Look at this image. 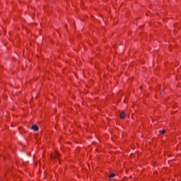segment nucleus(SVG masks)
<instances>
[{
	"label": "nucleus",
	"mask_w": 181,
	"mask_h": 181,
	"mask_svg": "<svg viewBox=\"0 0 181 181\" xmlns=\"http://www.w3.org/2000/svg\"><path fill=\"white\" fill-rule=\"evenodd\" d=\"M31 129L37 132V131H38L39 127H37V126L36 124H34L33 126H32Z\"/></svg>",
	"instance_id": "f257e3e1"
},
{
	"label": "nucleus",
	"mask_w": 181,
	"mask_h": 181,
	"mask_svg": "<svg viewBox=\"0 0 181 181\" xmlns=\"http://www.w3.org/2000/svg\"><path fill=\"white\" fill-rule=\"evenodd\" d=\"M126 117V113H124V112H122V113L120 114V118L124 119Z\"/></svg>",
	"instance_id": "f03ea898"
},
{
	"label": "nucleus",
	"mask_w": 181,
	"mask_h": 181,
	"mask_svg": "<svg viewBox=\"0 0 181 181\" xmlns=\"http://www.w3.org/2000/svg\"><path fill=\"white\" fill-rule=\"evenodd\" d=\"M59 158V154L58 153H56L55 156H52V158Z\"/></svg>",
	"instance_id": "7ed1b4c3"
},
{
	"label": "nucleus",
	"mask_w": 181,
	"mask_h": 181,
	"mask_svg": "<svg viewBox=\"0 0 181 181\" xmlns=\"http://www.w3.org/2000/svg\"><path fill=\"white\" fill-rule=\"evenodd\" d=\"M159 132H160V134H164L165 133V130H159Z\"/></svg>",
	"instance_id": "20e7f679"
},
{
	"label": "nucleus",
	"mask_w": 181,
	"mask_h": 181,
	"mask_svg": "<svg viewBox=\"0 0 181 181\" xmlns=\"http://www.w3.org/2000/svg\"><path fill=\"white\" fill-rule=\"evenodd\" d=\"M115 176H116L115 174H112V175H110L109 176V177H110V178H112V177H115Z\"/></svg>",
	"instance_id": "39448f33"
},
{
	"label": "nucleus",
	"mask_w": 181,
	"mask_h": 181,
	"mask_svg": "<svg viewBox=\"0 0 181 181\" xmlns=\"http://www.w3.org/2000/svg\"><path fill=\"white\" fill-rule=\"evenodd\" d=\"M163 92V90H160V93L162 94V93Z\"/></svg>",
	"instance_id": "423d86ee"
}]
</instances>
